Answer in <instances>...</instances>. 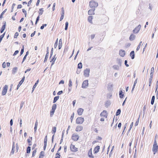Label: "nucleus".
I'll return each instance as SVG.
<instances>
[{
    "label": "nucleus",
    "instance_id": "7",
    "mask_svg": "<svg viewBox=\"0 0 158 158\" xmlns=\"http://www.w3.org/2000/svg\"><path fill=\"white\" fill-rule=\"evenodd\" d=\"M56 59V58L55 57V56H54L53 57H52V54H51L50 57V62L52 63L51 66L54 64Z\"/></svg>",
    "mask_w": 158,
    "mask_h": 158
},
{
    "label": "nucleus",
    "instance_id": "3",
    "mask_svg": "<svg viewBox=\"0 0 158 158\" xmlns=\"http://www.w3.org/2000/svg\"><path fill=\"white\" fill-rule=\"evenodd\" d=\"M90 7L92 8H95L98 6V3L94 0H91L89 2Z\"/></svg>",
    "mask_w": 158,
    "mask_h": 158
},
{
    "label": "nucleus",
    "instance_id": "1",
    "mask_svg": "<svg viewBox=\"0 0 158 158\" xmlns=\"http://www.w3.org/2000/svg\"><path fill=\"white\" fill-rule=\"evenodd\" d=\"M100 115L102 117L100 119V121L103 122L104 121L105 118H107L108 113L106 110H104L101 113Z\"/></svg>",
    "mask_w": 158,
    "mask_h": 158
},
{
    "label": "nucleus",
    "instance_id": "21",
    "mask_svg": "<svg viewBox=\"0 0 158 158\" xmlns=\"http://www.w3.org/2000/svg\"><path fill=\"white\" fill-rule=\"evenodd\" d=\"M130 56H131V58L132 59H134L135 57V53L134 51H132L130 53Z\"/></svg>",
    "mask_w": 158,
    "mask_h": 158
},
{
    "label": "nucleus",
    "instance_id": "43",
    "mask_svg": "<svg viewBox=\"0 0 158 158\" xmlns=\"http://www.w3.org/2000/svg\"><path fill=\"white\" fill-rule=\"evenodd\" d=\"M22 11L24 13L25 15V17H26L27 16V11L26 10L24 9H22Z\"/></svg>",
    "mask_w": 158,
    "mask_h": 158
},
{
    "label": "nucleus",
    "instance_id": "31",
    "mask_svg": "<svg viewBox=\"0 0 158 158\" xmlns=\"http://www.w3.org/2000/svg\"><path fill=\"white\" fill-rule=\"evenodd\" d=\"M62 47V41L61 39L59 40V49H60Z\"/></svg>",
    "mask_w": 158,
    "mask_h": 158
},
{
    "label": "nucleus",
    "instance_id": "22",
    "mask_svg": "<svg viewBox=\"0 0 158 158\" xmlns=\"http://www.w3.org/2000/svg\"><path fill=\"white\" fill-rule=\"evenodd\" d=\"M135 35L133 34H131L129 37V40L131 41H132L135 39Z\"/></svg>",
    "mask_w": 158,
    "mask_h": 158
},
{
    "label": "nucleus",
    "instance_id": "60",
    "mask_svg": "<svg viewBox=\"0 0 158 158\" xmlns=\"http://www.w3.org/2000/svg\"><path fill=\"white\" fill-rule=\"evenodd\" d=\"M22 7V6L21 4H19L18 5L17 8V9H20Z\"/></svg>",
    "mask_w": 158,
    "mask_h": 158
},
{
    "label": "nucleus",
    "instance_id": "23",
    "mask_svg": "<svg viewBox=\"0 0 158 158\" xmlns=\"http://www.w3.org/2000/svg\"><path fill=\"white\" fill-rule=\"evenodd\" d=\"M43 12L44 10L43 8L40 9L38 11L39 16L43 14Z\"/></svg>",
    "mask_w": 158,
    "mask_h": 158
},
{
    "label": "nucleus",
    "instance_id": "8",
    "mask_svg": "<svg viewBox=\"0 0 158 158\" xmlns=\"http://www.w3.org/2000/svg\"><path fill=\"white\" fill-rule=\"evenodd\" d=\"M7 89L8 86L6 85H5L3 88L2 93V95L4 96L6 94L7 92Z\"/></svg>",
    "mask_w": 158,
    "mask_h": 158
},
{
    "label": "nucleus",
    "instance_id": "46",
    "mask_svg": "<svg viewBox=\"0 0 158 158\" xmlns=\"http://www.w3.org/2000/svg\"><path fill=\"white\" fill-rule=\"evenodd\" d=\"M47 25V24H43V25L40 27V29H43L44 28V27H46Z\"/></svg>",
    "mask_w": 158,
    "mask_h": 158
},
{
    "label": "nucleus",
    "instance_id": "20",
    "mask_svg": "<svg viewBox=\"0 0 158 158\" xmlns=\"http://www.w3.org/2000/svg\"><path fill=\"white\" fill-rule=\"evenodd\" d=\"M32 140V137H30L27 140V142L28 143V145L30 146L31 145V141Z\"/></svg>",
    "mask_w": 158,
    "mask_h": 158
},
{
    "label": "nucleus",
    "instance_id": "40",
    "mask_svg": "<svg viewBox=\"0 0 158 158\" xmlns=\"http://www.w3.org/2000/svg\"><path fill=\"white\" fill-rule=\"evenodd\" d=\"M7 10V9H5L2 12V13H1V14L0 15V18H2V15H3L6 12V11Z\"/></svg>",
    "mask_w": 158,
    "mask_h": 158
},
{
    "label": "nucleus",
    "instance_id": "30",
    "mask_svg": "<svg viewBox=\"0 0 158 158\" xmlns=\"http://www.w3.org/2000/svg\"><path fill=\"white\" fill-rule=\"evenodd\" d=\"M56 131V127H52V133H53L54 134H55Z\"/></svg>",
    "mask_w": 158,
    "mask_h": 158
},
{
    "label": "nucleus",
    "instance_id": "58",
    "mask_svg": "<svg viewBox=\"0 0 158 158\" xmlns=\"http://www.w3.org/2000/svg\"><path fill=\"white\" fill-rule=\"evenodd\" d=\"M15 3H13L12 4V6L11 12H12L13 11V10L14 8V6H15Z\"/></svg>",
    "mask_w": 158,
    "mask_h": 158
},
{
    "label": "nucleus",
    "instance_id": "5",
    "mask_svg": "<svg viewBox=\"0 0 158 158\" xmlns=\"http://www.w3.org/2000/svg\"><path fill=\"white\" fill-rule=\"evenodd\" d=\"M56 108V104L53 105L52 106V110L50 111V116L52 117L54 113L55 110Z\"/></svg>",
    "mask_w": 158,
    "mask_h": 158
},
{
    "label": "nucleus",
    "instance_id": "55",
    "mask_svg": "<svg viewBox=\"0 0 158 158\" xmlns=\"http://www.w3.org/2000/svg\"><path fill=\"white\" fill-rule=\"evenodd\" d=\"M36 150H34L32 152V156H34L36 154Z\"/></svg>",
    "mask_w": 158,
    "mask_h": 158
},
{
    "label": "nucleus",
    "instance_id": "44",
    "mask_svg": "<svg viewBox=\"0 0 158 158\" xmlns=\"http://www.w3.org/2000/svg\"><path fill=\"white\" fill-rule=\"evenodd\" d=\"M121 110L120 109H118L116 113V115H118L120 113Z\"/></svg>",
    "mask_w": 158,
    "mask_h": 158
},
{
    "label": "nucleus",
    "instance_id": "56",
    "mask_svg": "<svg viewBox=\"0 0 158 158\" xmlns=\"http://www.w3.org/2000/svg\"><path fill=\"white\" fill-rule=\"evenodd\" d=\"M27 54H26L25 56H24L23 58V61H22V63L25 60V59H26V57H27Z\"/></svg>",
    "mask_w": 158,
    "mask_h": 158
},
{
    "label": "nucleus",
    "instance_id": "27",
    "mask_svg": "<svg viewBox=\"0 0 158 158\" xmlns=\"http://www.w3.org/2000/svg\"><path fill=\"white\" fill-rule=\"evenodd\" d=\"M37 126H38V121H37V120L35 123V127H34L35 132L37 130Z\"/></svg>",
    "mask_w": 158,
    "mask_h": 158
},
{
    "label": "nucleus",
    "instance_id": "17",
    "mask_svg": "<svg viewBox=\"0 0 158 158\" xmlns=\"http://www.w3.org/2000/svg\"><path fill=\"white\" fill-rule=\"evenodd\" d=\"M119 54L120 56L123 57L125 55V52L123 50H120L119 52Z\"/></svg>",
    "mask_w": 158,
    "mask_h": 158
},
{
    "label": "nucleus",
    "instance_id": "59",
    "mask_svg": "<svg viewBox=\"0 0 158 158\" xmlns=\"http://www.w3.org/2000/svg\"><path fill=\"white\" fill-rule=\"evenodd\" d=\"M19 52V51L18 50H16V51H15V52L14 54H13V55L14 56H15L16 55H17Z\"/></svg>",
    "mask_w": 158,
    "mask_h": 158
},
{
    "label": "nucleus",
    "instance_id": "64",
    "mask_svg": "<svg viewBox=\"0 0 158 158\" xmlns=\"http://www.w3.org/2000/svg\"><path fill=\"white\" fill-rule=\"evenodd\" d=\"M63 93V91L62 90L59 91L57 93V94L58 95H60L61 94Z\"/></svg>",
    "mask_w": 158,
    "mask_h": 158
},
{
    "label": "nucleus",
    "instance_id": "10",
    "mask_svg": "<svg viewBox=\"0 0 158 158\" xmlns=\"http://www.w3.org/2000/svg\"><path fill=\"white\" fill-rule=\"evenodd\" d=\"M141 26L140 25H139L137 27H136L133 30V32L134 33H138L140 29Z\"/></svg>",
    "mask_w": 158,
    "mask_h": 158
},
{
    "label": "nucleus",
    "instance_id": "63",
    "mask_svg": "<svg viewBox=\"0 0 158 158\" xmlns=\"http://www.w3.org/2000/svg\"><path fill=\"white\" fill-rule=\"evenodd\" d=\"M158 88V81H157L156 84V91L157 90Z\"/></svg>",
    "mask_w": 158,
    "mask_h": 158
},
{
    "label": "nucleus",
    "instance_id": "45",
    "mask_svg": "<svg viewBox=\"0 0 158 158\" xmlns=\"http://www.w3.org/2000/svg\"><path fill=\"white\" fill-rule=\"evenodd\" d=\"M68 22H66L65 23V30H66L68 29Z\"/></svg>",
    "mask_w": 158,
    "mask_h": 158
},
{
    "label": "nucleus",
    "instance_id": "16",
    "mask_svg": "<svg viewBox=\"0 0 158 158\" xmlns=\"http://www.w3.org/2000/svg\"><path fill=\"white\" fill-rule=\"evenodd\" d=\"M100 149V146H96L94 148V154H96L97 153L99 150Z\"/></svg>",
    "mask_w": 158,
    "mask_h": 158
},
{
    "label": "nucleus",
    "instance_id": "62",
    "mask_svg": "<svg viewBox=\"0 0 158 158\" xmlns=\"http://www.w3.org/2000/svg\"><path fill=\"white\" fill-rule=\"evenodd\" d=\"M24 104V102H21V104H20V107L21 109L23 107Z\"/></svg>",
    "mask_w": 158,
    "mask_h": 158
},
{
    "label": "nucleus",
    "instance_id": "29",
    "mask_svg": "<svg viewBox=\"0 0 158 158\" xmlns=\"http://www.w3.org/2000/svg\"><path fill=\"white\" fill-rule=\"evenodd\" d=\"M48 52L46 53V54L45 55V59H44V62H45L47 61L48 59Z\"/></svg>",
    "mask_w": 158,
    "mask_h": 158
},
{
    "label": "nucleus",
    "instance_id": "57",
    "mask_svg": "<svg viewBox=\"0 0 158 158\" xmlns=\"http://www.w3.org/2000/svg\"><path fill=\"white\" fill-rule=\"evenodd\" d=\"M2 67L3 68H5L6 67V65L5 62H4L2 64Z\"/></svg>",
    "mask_w": 158,
    "mask_h": 158
},
{
    "label": "nucleus",
    "instance_id": "38",
    "mask_svg": "<svg viewBox=\"0 0 158 158\" xmlns=\"http://www.w3.org/2000/svg\"><path fill=\"white\" fill-rule=\"evenodd\" d=\"M17 67H14L13 69L12 72L14 73H15L17 71Z\"/></svg>",
    "mask_w": 158,
    "mask_h": 158
},
{
    "label": "nucleus",
    "instance_id": "13",
    "mask_svg": "<svg viewBox=\"0 0 158 158\" xmlns=\"http://www.w3.org/2000/svg\"><path fill=\"white\" fill-rule=\"evenodd\" d=\"M83 129V127L82 126L80 125L77 126L75 129V131L77 132H79L82 131Z\"/></svg>",
    "mask_w": 158,
    "mask_h": 158
},
{
    "label": "nucleus",
    "instance_id": "4",
    "mask_svg": "<svg viewBox=\"0 0 158 158\" xmlns=\"http://www.w3.org/2000/svg\"><path fill=\"white\" fill-rule=\"evenodd\" d=\"M84 121V118L81 117L77 118L76 119V123L77 124H81Z\"/></svg>",
    "mask_w": 158,
    "mask_h": 158
},
{
    "label": "nucleus",
    "instance_id": "39",
    "mask_svg": "<svg viewBox=\"0 0 158 158\" xmlns=\"http://www.w3.org/2000/svg\"><path fill=\"white\" fill-rule=\"evenodd\" d=\"M82 65L81 63H79L78 64L77 68L79 69H81L82 68Z\"/></svg>",
    "mask_w": 158,
    "mask_h": 158
},
{
    "label": "nucleus",
    "instance_id": "15",
    "mask_svg": "<svg viewBox=\"0 0 158 158\" xmlns=\"http://www.w3.org/2000/svg\"><path fill=\"white\" fill-rule=\"evenodd\" d=\"M25 77L24 76L23 77L22 80L19 82V84L17 86V89H19V87L21 86V85H22V84L24 82V81L25 80Z\"/></svg>",
    "mask_w": 158,
    "mask_h": 158
},
{
    "label": "nucleus",
    "instance_id": "2",
    "mask_svg": "<svg viewBox=\"0 0 158 158\" xmlns=\"http://www.w3.org/2000/svg\"><path fill=\"white\" fill-rule=\"evenodd\" d=\"M156 137H155V139L154 141V144L153 145L152 150L154 154H155L158 151V145L156 139Z\"/></svg>",
    "mask_w": 158,
    "mask_h": 158
},
{
    "label": "nucleus",
    "instance_id": "28",
    "mask_svg": "<svg viewBox=\"0 0 158 158\" xmlns=\"http://www.w3.org/2000/svg\"><path fill=\"white\" fill-rule=\"evenodd\" d=\"M119 97L120 98H123L124 96V94H123V92L122 90H120L119 94Z\"/></svg>",
    "mask_w": 158,
    "mask_h": 158
},
{
    "label": "nucleus",
    "instance_id": "47",
    "mask_svg": "<svg viewBox=\"0 0 158 158\" xmlns=\"http://www.w3.org/2000/svg\"><path fill=\"white\" fill-rule=\"evenodd\" d=\"M24 47L23 46L20 52V55H22L24 52Z\"/></svg>",
    "mask_w": 158,
    "mask_h": 158
},
{
    "label": "nucleus",
    "instance_id": "19",
    "mask_svg": "<svg viewBox=\"0 0 158 158\" xmlns=\"http://www.w3.org/2000/svg\"><path fill=\"white\" fill-rule=\"evenodd\" d=\"M83 111L84 110L83 109L81 108H79L77 110V112L78 115H81L83 113Z\"/></svg>",
    "mask_w": 158,
    "mask_h": 158
},
{
    "label": "nucleus",
    "instance_id": "14",
    "mask_svg": "<svg viewBox=\"0 0 158 158\" xmlns=\"http://www.w3.org/2000/svg\"><path fill=\"white\" fill-rule=\"evenodd\" d=\"M88 155L89 157L90 158H94V156L92 154V149L91 148L89 150Z\"/></svg>",
    "mask_w": 158,
    "mask_h": 158
},
{
    "label": "nucleus",
    "instance_id": "9",
    "mask_svg": "<svg viewBox=\"0 0 158 158\" xmlns=\"http://www.w3.org/2000/svg\"><path fill=\"white\" fill-rule=\"evenodd\" d=\"M90 69L87 68L84 71V75L86 77H88L89 76Z\"/></svg>",
    "mask_w": 158,
    "mask_h": 158
},
{
    "label": "nucleus",
    "instance_id": "26",
    "mask_svg": "<svg viewBox=\"0 0 158 158\" xmlns=\"http://www.w3.org/2000/svg\"><path fill=\"white\" fill-rule=\"evenodd\" d=\"M44 153L43 152H41L40 154L39 158H43L44 156Z\"/></svg>",
    "mask_w": 158,
    "mask_h": 158
},
{
    "label": "nucleus",
    "instance_id": "37",
    "mask_svg": "<svg viewBox=\"0 0 158 158\" xmlns=\"http://www.w3.org/2000/svg\"><path fill=\"white\" fill-rule=\"evenodd\" d=\"M15 148V147H14V146H13L12 147V150L10 152L11 155H13L14 154V152H15V149H14Z\"/></svg>",
    "mask_w": 158,
    "mask_h": 158
},
{
    "label": "nucleus",
    "instance_id": "24",
    "mask_svg": "<svg viewBox=\"0 0 158 158\" xmlns=\"http://www.w3.org/2000/svg\"><path fill=\"white\" fill-rule=\"evenodd\" d=\"M93 19V16H89L88 17V21L91 23H92L93 22L92 20Z\"/></svg>",
    "mask_w": 158,
    "mask_h": 158
},
{
    "label": "nucleus",
    "instance_id": "6",
    "mask_svg": "<svg viewBox=\"0 0 158 158\" xmlns=\"http://www.w3.org/2000/svg\"><path fill=\"white\" fill-rule=\"evenodd\" d=\"M79 137L78 135L75 133L73 134L71 137L72 139L75 141H77L79 139Z\"/></svg>",
    "mask_w": 158,
    "mask_h": 158
},
{
    "label": "nucleus",
    "instance_id": "50",
    "mask_svg": "<svg viewBox=\"0 0 158 158\" xmlns=\"http://www.w3.org/2000/svg\"><path fill=\"white\" fill-rule=\"evenodd\" d=\"M47 136L46 135L44 138V143H47Z\"/></svg>",
    "mask_w": 158,
    "mask_h": 158
},
{
    "label": "nucleus",
    "instance_id": "51",
    "mask_svg": "<svg viewBox=\"0 0 158 158\" xmlns=\"http://www.w3.org/2000/svg\"><path fill=\"white\" fill-rule=\"evenodd\" d=\"M39 19H40V16H38L36 18V21H35V24H37V23L38 22V21L39 20Z\"/></svg>",
    "mask_w": 158,
    "mask_h": 158
},
{
    "label": "nucleus",
    "instance_id": "11",
    "mask_svg": "<svg viewBox=\"0 0 158 158\" xmlns=\"http://www.w3.org/2000/svg\"><path fill=\"white\" fill-rule=\"evenodd\" d=\"M70 148L71 151L73 152H76L78 150V148H76L75 146L72 144H71Z\"/></svg>",
    "mask_w": 158,
    "mask_h": 158
},
{
    "label": "nucleus",
    "instance_id": "48",
    "mask_svg": "<svg viewBox=\"0 0 158 158\" xmlns=\"http://www.w3.org/2000/svg\"><path fill=\"white\" fill-rule=\"evenodd\" d=\"M69 86L71 87L72 86V81L70 79L69 81Z\"/></svg>",
    "mask_w": 158,
    "mask_h": 158
},
{
    "label": "nucleus",
    "instance_id": "54",
    "mask_svg": "<svg viewBox=\"0 0 158 158\" xmlns=\"http://www.w3.org/2000/svg\"><path fill=\"white\" fill-rule=\"evenodd\" d=\"M153 75H152V76L151 75H150V77L149 79V81H150V82H152V77H153Z\"/></svg>",
    "mask_w": 158,
    "mask_h": 158
},
{
    "label": "nucleus",
    "instance_id": "18",
    "mask_svg": "<svg viewBox=\"0 0 158 158\" xmlns=\"http://www.w3.org/2000/svg\"><path fill=\"white\" fill-rule=\"evenodd\" d=\"M95 8H92V9H90L88 11V14L89 15H92L94 14Z\"/></svg>",
    "mask_w": 158,
    "mask_h": 158
},
{
    "label": "nucleus",
    "instance_id": "52",
    "mask_svg": "<svg viewBox=\"0 0 158 158\" xmlns=\"http://www.w3.org/2000/svg\"><path fill=\"white\" fill-rule=\"evenodd\" d=\"M133 122H132L131 123V125H130V128H129V130L130 131L131 129L132 128L133 126Z\"/></svg>",
    "mask_w": 158,
    "mask_h": 158
},
{
    "label": "nucleus",
    "instance_id": "35",
    "mask_svg": "<svg viewBox=\"0 0 158 158\" xmlns=\"http://www.w3.org/2000/svg\"><path fill=\"white\" fill-rule=\"evenodd\" d=\"M56 156L55 158H60V153L59 152H57Z\"/></svg>",
    "mask_w": 158,
    "mask_h": 158
},
{
    "label": "nucleus",
    "instance_id": "61",
    "mask_svg": "<svg viewBox=\"0 0 158 158\" xmlns=\"http://www.w3.org/2000/svg\"><path fill=\"white\" fill-rule=\"evenodd\" d=\"M37 85L35 83V85L33 86V88H32V89H33L32 91H34V89L35 88Z\"/></svg>",
    "mask_w": 158,
    "mask_h": 158
},
{
    "label": "nucleus",
    "instance_id": "41",
    "mask_svg": "<svg viewBox=\"0 0 158 158\" xmlns=\"http://www.w3.org/2000/svg\"><path fill=\"white\" fill-rule=\"evenodd\" d=\"M154 70V67H152L151 69L150 75H151L152 76V75H153Z\"/></svg>",
    "mask_w": 158,
    "mask_h": 158
},
{
    "label": "nucleus",
    "instance_id": "33",
    "mask_svg": "<svg viewBox=\"0 0 158 158\" xmlns=\"http://www.w3.org/2000/svg\"><path fill=\"white\" fill-rule=\"evenodd\" d=\"M140 115H139L137 120L136 121V123H135V126H137L139 123V118H140Z\"/></svg>",
    "mask_w": 158,
    "mask_h": 158
},
{
    "label": "nucleus",
    "instance_id": "49",
    "mask_svg": "<svg viewBox=\"0 0 158 158\" xmlns=\"http://www.w3.org/2000/svg\"><path fill=\"white\" fill-rule=\"evenodd\" d=\"M19 35V33L18 32H16L15 34L14 38H17L18 35Z\"/></svg>",
    "mask_w": 158,
    "mask_h": 158
},
{
    "label": "nucleus",
    "instance_id": "42",
    "mask_svg": "<svg viewBox=\"0 0 158 158\" xmlns=\"http://www.w3.org/2000/svg\"><path fill=\"white\" fill-rule=\"evenodd\" d=\"M74 113H73L72 114V115L71 117V118H70V119H71V123L72 122V121L73 119V118L74 117Z\"/></svg>",
    "mask_w": 158,
    "mask_h": 158
},
{
    "label": "nucleus",
    "instance_id": "12",
    "mask_svg": "<svg viewBox=\"0 0 158 158\" xmlns=\"http://www.w3.org/2000/svg\"><path fill=\"white\" fill-rule=\"evenodd\" d=\"M88 85V81L85 80L83 82L82 87L83 88H85Z\"/></svg>",
    "mask_w": 158,
    "mask_h": 158
},
{
    "label": "nucleus",
    "instance_id": "32",
    "mask_svg": "<svg viewBox=\"0 0 158 158\" xmlns=\"http://www.w3.org/2000/svg\"><path fill=\"white\" fill-rule=\"evenodd\" d=\"M155 97L154 96H153L152 98L151 101V104L152 105H153L154 103V100H155Z\"/></svg>",
    "mask_w": 158,
    "mask_h": 158
},
{
    "label": "nucleus",
    "instance_id": "25",
    "mask_svg": "<svg viewBox=\"0 0 158 158\" xmlns=\"http://www.w3.org/2000/svg\"><path fill=\"white\" fill-rule=\"evenodd\" d=\"M6 27V23H4V24L2 26L1 29L0 30V32L1 33H2L4 31V30Z\"/></svg>",
    "mask_w": 158,
    "mask_h": 158
},
{
    "label": "nucleus",
    "instance_id": "53",
    "mask_svg": "<svg viewBox=\"0 0 158 158\" xmlns=\"http://www.w3.org/2000/svg\"><path fill=\"white\" fill-rule=\"evenodd\" d=\"M47 143H44V149L45 150L47 146Z\"/></svg>",
    "mask_w": 158,
    "mask_h": 158
},
{
    "label": "nucleus",
    "instance_id": "36",
    "mask_svg": "<svg viewBox=\"0 0 158 158\" xmlns=\"http://www.w3.org/2000/svg\"><path fill=\"white\" fill-rule=\"evenodd\" d=\"M31 151V147L28 146L27 149V153H29Z\"/></svg>",
    "mask_w": 158,
    "mask_h": 158
},
{
    "label": "nucleus",
    "instance_id": "34",
    "mask_svg": "<svg viewBox=\"0 0 158 158\" xmlns=\"http://www.w3.org/2000/svg\"><path fill=\"white\" fill-rule=\"evenodd\" d=\"M59 97L58 96H56L54 97L53 102L54 103H55L59 98Z\"/></svg>",
    "mask_w": 158,
    "mask_h": 158
}]
</instances>
